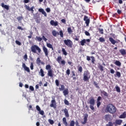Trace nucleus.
<instances>
[{
	"instance_id": "1",
	"label": "nucleus",
	"mask_w": 126,
	"mask_h": 126,
	"mask_svg": "<svg viewBox=\"0 0 126 126\" xmlns=\"http://www.w3.org/2000/svg\"><path fill=\"white\" fill-rule=\"evenodd\" d=\"M105 111L110 114H115L117 112V108L112 104H109L107 105Z\"/></svg>"
},
{
	"instance_id": "2",
	"label": "nucleus",
	"mask_w": 126,
	"mask_h": 126,
	"mask_svg": "<svg viewBox=\"0 0 126 126\" xmlns=\"http://www.w3.org/2000/svg\"><path fill=\"white\" fill-rule=\"evenodd\" d=\"M31 49L32 53H34V54H37V51L38 54H41V52H42L41 48H40V47L36 45L32 46Z\"/></svg>"
},
{
	"instance_id": "3",
	"label": "nucleus",
	"mask_w": 126,
	"mask_h": 126,
	"mask_svg": "<svg viewBox=\"0 0 126 126\" xmlns=\"http://www.w3.org/2000/svg\"><path fill=\"white\" fill-rule=\"evenodd\" d=\"M90 77H91V75H90V72H89V71H88V70L85 71L83 74L84 81H89Z\"/></svg>"
},
{
	"instance_id": "4",
	"label": "nucleus",
	"mask_w": 126,
	"mask_h": 126,
	"mask_svg": "<svg viewBox=\"0 0 126 126\" xmlns=\"http://www.w3.org/2000/svg\"><path fill=\"white\" fill-rule=\"evenodd\" d=\"M88 104H90V108L92 110L94 111V105H95V99L94 97H92L91 98H90L89 102H88Z\"/></svg>"
},
{
	"instance_id": "5",
	"label": "nucleus",
	"mask_w": 126,
	"mask_h": 126,
	"mask_svg": "<svg viewBox=\"0 0 126 126\" xmlns=\"http://www.w3.org/2000/svg\"><path fill=\"white\" fill-rule=\"evenodd\" d=\"M52 35L54 36V37H57V35H60V37H61V38H63V32L62 30H61L59 32L54 30L52 31Z\"/></svg>"
},
{
	"instance_id": "6",
	"label": "nucleus",
	"mask_w": 126,
	"mask_h": 126,
	"mask_svg": "<svg viewBox=\"0 0 126 126\" xmlns=\"http://www.w3.org/2000/svg\"><path fill=\"white\" fill-rule=\"evenodd\" d=\"M64 43L65 45H66V46H67V47H68L69 48H72V45H73V43L70 39L64 40Z\"/></svg>"
},
{
	"instance_id": "7",
	"label": "nucleus",
	"mask_w": 126,
	"mask_h": 126,
	"mask_svg": "<svg viewBox=\"0 0 126 126\" xmlns=\"http://www.w3.org/2000/svg\"><path fill=\"white\" fill-rule=\"evenodd\" d=\"M52 100H51V103L50 105V106L51 108H54V109H57V101H56V99L54 98H52Z\"/></svg>"
},
{
	"instance_id": "8",
	"label": "nucleus",
	"mask_w": 126,
	"mask_h": 126,
	"mask_svg": "<svg viewBox=\"0 0 126 126\" xmlns=\"http://www.w3.org/2000/svg\"><path fill=\"white\" fill-rule=\"evenodd\" d=\"M90 41L91 40L90 39H83L80 41V43L81 46H84L85 44H87V45H88V43H90Z\"/></svg>"
},
{
	"instance_id": "9",
	"label": "nucleus",
	"mask_w": 126,
	"mask_h": 126,
	"mask_svg": "<svg viewBox=\"0 0 126 126\" xmlns=\"http://www.w3.org/2000/svg\"><path fill=\"white\" fill-rule=\"evenodd\" d=\"M84 21H85L86 26H89V23H90V19L88 18V16L85 15L84 17Z\"/></svg>"
},
{
	"instance_id": "10",
	"label": "nucleus",
	"mask_w": 126,
	"mask_h": 126,
	"mask_svg": "<svg viewBox=\"0 0 126 126\" xmlns=\"http://www.w3.org/2000/svg\"><path fill=\"white\" fill-rule=\"evenodd\" d=\"M91 59H92V63L93 64H94V63H95V57H94V56H91V57L90 56H87V60L88 61V62H89L90 61H91Z\"/></svg>"
},
{
	"instance_id": "11",
	"label": "nucleus",
	"mask_w": 126,
	"mask_h": 126,
	"mask_svg": "<svg viewBox=\"0 0 126 126\" xmlns=\"http://www.w3.org/2000/svg\"><path fill=\"white\" fill-rule=\"evenodd\" d=\"M25 7L27 10H28L29 11H32V13H33L34 12V6H32L31 8L29 7V6L27 5H25Z\"/></svg>"
},
{
	"instance_id": "12",
	"label": "nucleus",
	"mask_w": 126,
	"mask_h": 126,
	"mask_svg": "<svg viewBox=\"0 0 126 126\" xmlns=\"http://www.w3.org/2000/svg\"><path fill=\"white\" fill-rule=\"evenodd\" d=\"M62 111L64 112L65 117L66 118H69V114L68 113V110H67V109L64 108V109H62Z\"/></svg>"
},
{
	"instance_id": "13",
	"label": "nucleus",
	"mask_w": 126,
	"mask_h": 126,
	"mask_svg": "<svg viewBox=\"0 0 126 126\" xmlns=\"http://www.w3.org/2000/svg\"><path fill=\"white\" fill-rule=\"evenodd\" d=\"M48 76H49L50 77H54V71L53 69H50L48 70V73H47Z\"/></svg>"
},
{
	"instance_id": "14",
	"label": "nucleus",
	"mask_w": 126,
	"mask_h": 126,
	"mask_svg": "<svg viewBox=\"0 0 126 126\" xmlns=\"http://www.w3.org/2000/svg\"><path fill=\"white\" fill-rule=\"evenodd\" d=\"M42 50H43L46 57H48V56L49 55V52H48V49L47 48V47H45V46H43L42 47Z\"/></svg>"
},
{
	"instance_id": "15",
	"label": "nucleus",
	"mask_w": 126,
	"mask_h": 126,
	"mask_svg": "<svg viewBox=\"0 0 126 126\" xmlns=\"http://www.w3.org/2000/svg\"><path fill=\"white\" fill-rule=\"evenodd\" d=\"M87 119H88V114H85L84 117V122H82L83 125H85L87 123Z\"/></svg>"
},
{
	"instance_id": "16",
	"label": "nucleus",
	"mask_w": 126,
	"mask_h": 126,
	"mask_svg": "<svg viewBox=\"0 0 126 126\" xmlns=\"http://www.w3.org/2000/svg\"><path fill=\"white\" fill-rule=\"evenodd\" d=\"M109 40L113 45H115L116 43H118L117 41L115 40L113 37H109Z\"/></svg>"
},
{
	"instance_id": "17",
	"label": "nucleus",
	"mask_w": 126,
	"mask_h": 126,
	"mask_svg": "<svg viewBox=\"0 0 126 126\" xmlns=\"http://www.w3.org/2000/svg\"><path fill=\"white\" fill-rule=\"evenodd\" d=\"M38 11L39 12H41L42 14H43V15H44V16L45 17H47V13H46L45 12V11L44 10V9H43V8H39V9H38Z\"/></svg>"
},
{
	"instance_id": "18",
	"label": "nucleus",
	"mask_w": 126,
	"mask_h": 126,
	"mask_svg": "<svg viewBox=\"0 0 126 126\" xmlns=\"http://www.w3.org/2000/svg\"><path fill=\"white\" fill-rule=\"evenodd\" d=\"M58 21L55 22V21L52 20L50 21V24L51 25H52V26H58Z\"/></svg>"
},
{
	"instance_id": "19",
	"label": "nucleus",
	"mask_w": 126,
	"mask_h": 126,
	"mask_svg": "<svg viewBox=\"0 0 126 126\" xmlns=\"http://www.w3.org/2000/svg\"><path fill=\"white\" fill-rule=\"evenodd\" d=\"M1 6L3 8L6 9V10H8L9 9V6H8V5H5L4 3H1Z\"/></svg>"
},
{
	"instance_id": "20",
	"label": "nucleus",
	"mask_w": 126,
	"mask_h": 126,
	"mask_svg": "<svg viewBox=\"0 0 126 126\" xmlns=\"http://www.w3.org/2000/svg\"><path fill=\"white\" fill-rule=\"evenodd\" d=\"M120 119H126V112L125 111L122 115L119 116Z\"/></svg>"
},
{
	"instance_id": "21",
	"label": "nucleus",
	"mask_w": 126,
	"mask_h": 126,
	"mask_svg": "<svg viewBox=\"0 0 126 126\" xmlns=\"http://www.w3.org/2000/svg\"><path fill=\"white\" fill-rule=\"evenodd\" d=\"M119 52L121 54L122 56H125V55H126V50L124 49L120 50Z\"/></svg>"
},
{
	"instance_id": "22",
	"label": "nucleus",
	"mask_w": 126,
	"mask_h": 126,
	"mask_svg": "<svg viewBox=\"0 0 126 126\" xmlns=\"http://www.w3.org/2000/svg\"><path fill=\"white\" fill-rule=\"evenodd\" d=\"M36 63L37 64H38V65H40V63H41V64H44V63L41 62V60L40 59V58H37Z\"/></svg>"
},
{
	"instance_id": "23",
	"label": "nucleus",
	"mask_w": 126,
	"mask_h": 126,
	"mask_svg": "<svg viewBox=\"0 0 126 126\" xmlns=\"http://www.w3.org/2000/svg\"><path fill=\"white\" fill-rule=\"evenodd\" d=\"M39 73L40 74L42 77H44L45 76V74H44V70L42 68L40 69Z\"/></svg>"
},
{
	"instance_id": "24",
	"label": "nucleus",
	"mask_w": 126,
	"mask_h": 126,
	"mask_svg": "<svg viewBox=\"0 0 126 126\" xmlns=\"http://www.w3.org/2000/svg\"><path fill=\"white\" fill-rule=\"evenodd\" d=\"M62 121L64 126H67V122H66V118H65V117L63 118Z\"/></svg>"
},
{
	"instance_id": "25",
	"label": "nucleus",
	"mask_w": 126,
	"mask_h": 126,
	"mask_svg": "<svg viewBox=\"0 0 126 126\" xmlns=\"http://www.w3.org/2000/svg\"><path fill=\"white\" fill-rule=\"evenodd\" d=\"M63 94L64 96H66V95H68V89H66L63 91Z\"/></svg>"
},
{
	"instance_id": "26",
	"label": "nucleus",
	"mask_w": 126,
	"mask_h": 126,
	"mask_svg": "<svg viewBox=\"0 0 126 126\" xmlns=\"http://www.w3.org/2000/svg\"><path fill=\"white\" fill-rule=\"evenodd\" d=\"M59 89L60 91H63L65 89L64 85L61 84Z\"/></svg>"
},
{
	"instance_id": "27",
	"label": "nucleus",
	"mask_w": 126,
	"mask_h": 126,
	"mask_svg": "<svg viewBox=\"0 0 126 126\" xmlns=\"http://www.w3.org/2000/svg\"><path fill=\"white\" fill-rule=\"evenodd\" d=\"M100 93H101V94H103V95H104V96H105V97H109V94L105 91H101Z\"/></svg>"
},
{
	"instance_id": "28",
	"label": "nucleus",
	"mask_w": 126,
	"mask_h": 126,
	"mask_svg": "<svg viewBox=\"0 0 126 126\" xmlns=\"http://www.w3.org/2000/svg\"><path fill=\"white\" fill-rule=\"evenodd\" d=\"M105 121H111V115H106L105 116Z\"/></svg>"
},
{
	"instance_id": "29",
	"label": "nucleus",
	"mask_w": 126,
	"mask_h": 126,
	"mask_svg": "<svg viewBox=\"0 0 126 126\" xmlns=\"http://www.w3.org/2000/svg\"><path fill=\"white\" fill-rule=\"evenodd\" d=\"M114 63L116 64V65H117L118 66H121V65H122V63H121L120 61L117 60L114 62Z\"/></svg>"
},
{
	"instance_id": "30",
	"label": "nucleus",
	"mask_w": 126,
	"mask_h": 126,
	"mask_svg": "<svg viewBox=\"0 0 126 126\" xmlns=\"http://www.w3.org/2000/svg\"><path fill=\"white\" fill-rule=\"evenodd\" d=\"M97 67L100 70V71H103V70H104V67L101 64H99L97 66Z\"/></svg>"
},
{
	"instance_id": "31",
	"label": "nucleus",
	"mask_w": 126,
	"mask_h": 126,
	"mask_svg": "<svg viewBox=\"0 0 126 126\" xmlns=\"http://www.w3.org/2000/svg\"><path fill=\"white\" fill-rule=\"evenodd\" d=\"M62 51L63 53V55H64V56H67V52H66V51H65V49H64V48H62Z\"/></svg>"
},
{
	"instance_id": "32",
	"label": "nucleus",
	"mask_w": 126,
	"mask_h": 126,
	"mask_svg": "<svg viewBox=\"0 0 126 126\" xmlns=\"http://www.w3.org/2000/svg\"><path fill=\"white\" fill-rule=\"evenodd\" d=\"M71 73L72 74V77H73V80H75L76 79V77H74V76H75V73L74 71H72Z\"/></svg>"
},
{
	"instance_id": "33",
	"label": "nucleus",
	"mask_w": 126,
	"mask_h": 126,
	"mask_svg": "<svg viewBox=\"0 0 126 126\" xmlns=\"http://www.w3.org/2000/svg\"><path fill=\"white\" fill-rule=\"evenodd\" d=\"M94 86L96 87V88H98V89H100V87L98 86V83L96 81H94Z\"/></svg>"
},
{
	"instance_id": "34",
	"label": "nucleus",
	"mask_w": 126,
	"mask_h": 126,
	"mask_svg": "<svg viewBox=\"0 0 126 126\" xmlns=\"http://www.w3.org/2000/svg\"><path fill=\"white\" fill-rule=\"evenodd\" d=\"M82 70H83V69L82 68V66H80L79 67H78V71H79V72H82Z\"/></svg>"
},
{
	"instance_id": "35",
	"label": "nucleus",
	"mask_w": 126,
	"mask_h": 126,
	"mask_svg": "<svg viewBox=\"0 0 126 126\" xmlns=\"http://www.w3.org/2000/svg\"><path fill=\"white\" fill-rule=\"evenodd\" d=\"M115 89H116L117 92H118V93H120L121 92V88L119 87V86H116L115 87Z\"/></svg>"
},
{
	"instance_id": "36",
	"label": "nucleus",
	"mask_w": 126,
	"mask_h": 126,
	"mask_svg": "<svg viewBox=\"0 0 126 126\" xmlns=\"http://www.w3.org/2000/svg\"><path fill=\"white\" fill-rule=\"evenodd\" d=\"M67 32L69 34H71V33H72V30H71V28L69 27L67 28Z\"/></svg>"
},
{
	"instance_id": "37",
	"label": "nucleus",
	"mask_w": 126,
	"mask_h": 126,
	"mask_svg": "<svg viewBox=\"0 0 126 126\" xmlns=\"http://www.w3.org/2000/svg\"><path fill=\"white\" fill-rule=\"evenodd\" d=\"M47 47H48V48H49V49H52V50H54V48H53V45H52V44L50 43L47 44Z\"/></svg>"
},
{
	"instance_id": "38",
	"label": "nucleus",
	"mask_w": 126,
	"mask_h": 126,
	"mask_svg": "<svg viewBox=\"0 0 126 126\" xmlns=\"http://www.w3.org/2000/svg\"><path fill=\"white\" fill-rule=\"evenodd\" d=\"M46 69L47 70H51V65H50V64H48V65H46Z\"/></svg>"
},
{
	"instance_id": "39",
	"label": "nucleus",
	"mask_w": 126,
	"mask_h": 126,
	"mask_svg": "<svg viewBox=\"0 0 126 126\" xmlns=\"http://www.w3.org/2000/svg\"><path fill=\"white\" fill-rule=\"evenodd\" d=\"M75 125V122H74V121L72 120L71 121V122H70V126H74V125Z\"/></svg>"
},
{
	"instance_id": "40",
	"label": "nucleus",
	"mask_w": 126,
	"mask_h": 126,
	"mask_svg": "<svg viewBox=\"0 0 126 126\" xmlns=\"http://www.w3.org/2000/svg\"><path fill=\"white\" fill-rule=\"evenodd\" d=\"M61 60H62V57L61 56H59L57 58V61L58 62V63H61Z\"/></svg>"
},
{
	"instance_id": "41",
	"label": "nucleus",
	"mask_w": 126,
	"mask_h": 126,
	"mask_svg": "<svg viewBox=\"0 0 126 126\" xmlns=\"http://www.w3.org/2000/svg\"><path fill=\"white\" fill-rule=\"evenodd\" d=\"M98 30L100 34H104V30L103 29L98 28Z\"/></svg>"
},
{
	"instance_id": "42",
	"label": "nucleus",
	"mask_w": 126,
	"mask_h": 126,
	"mask_svg": "<svg viewBox=\"0 0 126 126\" xmlns=\"http://www.w3.org/2000/svg\"><path fill=\"white\" fill-rule=\"evenodd\" d=\"M48 122L50 125H54L55 124V122H54V120H51V119H49Z\"/></svg>"
},
{
	"instance_id": "43",
	"label": "nucleus",
	"mask_w": 126,
	"mask_h": 126,
	"mask_svg": "<svg viewBox=\"0 0 126 126\" xmlns=\"http://www.w3.org/2000/svg\"><path fill=\"white\" fill-rule=\"evenodd\" d=\"M64 103L65 105H67V106H68V105H69V102H68V100H66V99L64 100Z\"/></svg>"
},
{
	"instance_id": "44",
	"label": "nucleus",
	"mask_w": 126,
	"mask_h": 126,
	"mask_svg": "<svg viewBox=\"0 0 126 126\" xmlns=\"http://www.w3.org/2000/svg\"><path fill=\"white\" fill-rule=\"evenodd\" d=\"M17 19L18 21H21V20H22V19H23V17L22 16L18 17L17 18Z\"/></svg>"
},
{
	"instance_id": "45",
	"label": "nucleus",
	"mask_w": 126,
	"mask_h": 126,
	"mask_svg": "<svg viewBox=\"0 0 126 126\" xmlns=\"http://www.w3.org/2000/svg\"><path fill=\"white\" fill-rule=\"evenodd\" d=\"M99 40V41L101 42V43H103L105 42V38L103 37H100Z\"/></svg>"
},
{
	"instance_id": "46",
	"label": "nucleus",
	"mask_w": 126,
	"mask_h": 126,
	"mask_svg": "<svg viewBox=\"0 0 126 126\" xmlns=\"http://www.w3.org/2000/svg\"><path fill=\"white\" fill-rule=\"evenodd\" d=\"M55 83H56V86H60V82H59V80L56 79L55 80Z\"/></svg>"
},
{
	"instance_id": "47",
	"label": "nucleus",
	"mask_w": 126,
	"mask_h": 126,
	"mask_svg": "<svg viewBox=\"0 0 126 126\" xmlns=\"http://www.w3.org/2000/svg\"><path fill=\"white\" fill-rule=\"evenodd\" d=\"M37 41H38V42H41V41H42V40H43V38L42 37H40L39 36H36V37Z\"/></svg>"
},
{
	"instance_id": "48",
	"label": "nucleus",
	"mask_w": 126,
	"mask_h": 126,
	"mask_svg": "<svg viewBox=\"0 0 126 126\" xmlns=\"http://www.w3.org/2000/svg\"><path fill=\"white\" fill-rule=\"evenodd\" d=\"M26 71H27V72H30V69L28 67H26L24 69Z\"/></svg>"
},
{
	"instance_id": "49",
	"label": "nucleus",
	"mask_w": 126,
	"mask_h": 126,
	"mask_svg": "<svg viewBox=\"0 0 126 126\" xmlns=\"http://www.w3.org/2000/svg\"><path fill=\"white\" fill-rule=\"evenodd\" d=\"M73 39H74V40H75V41H79V38L77 37V35H75Z\"/></svg>"
},
{
	"instance_id": "50",
	"label": "nucleus",
	"mask_w": 126,
	"mask_h": 126,
	"mask_svg": "<svg viewBox=\"0 0 126 126\" xmlns=\"http://www.w3.org/2000/svg\"><path fill=\"white\" fill-rule=\"evenodd\" d=\"M15 43L17 44V45H18V46H21V42H20L19 41L16 40Z\"/></svg>"
},
{
	"instance_id": "51",
	"label": "nucleus",
	"mask_w": 126,
	"mask_h": 126,
	"mask_svg": "<svg viewBox=\"0 0 126 126\" xmlns=\"http://www.w3.org/2000/svg\"><path fill=\"white\" fill-rule=\"evenodd\" d=\"M30 68L32 70H33V69H34V65H33V63H31Z\"/></svg>"
},
{
	"instance_id": "52",
	"label": "nucleus",
	"mask_w": 126,
	"mask_h": 126,
	"mask_svg": "<svg viewBox=\"0 0 126 126\" xmlns=\"http://www.w3.org/2000/svg\"><path fill=\"white\" fill-rule=\"evenodd\" d=\"M116 75L117 76H118V77L120 78L121 77V72H119V71H117L116 72Z\"/></svg>"
},
{
	"instance_id": "53",
	"label": "nucleus",
	"mask_w": 126,
	"mask_h": 126,
	"mask_svg": "<svg viewBox=\"0 0 126 126\" xmlns=\"http://www.w3.org/2000/svg\"><path fill=\"white\" fill-rule=\"evenodd\" d=\"M66 73L67 75H69V74H70V70L69 69H67Z\"/></svg>"
},
{
	"instance_id": "54",
	"label": "nucleus",
	"mask_w": 126,
	"mask_h": 126,
	"mask_svg": "<svg viewBox=\"0 0 126 126\" xmlns=\"http://www.w3.org/2000/svg\"><path fill=\"white\" fill-rule=\"evenodd\" d=\"M100 105H101V102L96 101V106H97V108H99V107H100Z\"/></svg>"
},
{
	"instance_id": "55",
	"label": "nucleus",
	"mask_w": 126,
	"mask_h": 126,
	"mask_svg": "<svg viewBox=\"0 0 126 126\" xmlns=\"http://www.w3.org/2000/svg\"><path fill=\"white\" fill-rule=\"evenodd\" d=\"M39 113L40 115H41V116H44V111L40 110L39 111Z\"/></svg>"
},
{
	"instance_id": "56",
	"label": "nucleus",
	"mask_w": 126,
	"mask_h": 126,
	"mask_svg": "<svg viewBox=\"0 0 126 126\" xmlns=\"http://www.w3.org/2000/svg\"><path fill=\"white\" fill-rule=\"evenodd\" d=\"M85 34L86 36H90V33L87 31L85 32Z\"/></svg>"
},
{
	"instance_id": "57",
	"label": "nucleus",
	"mask_w": 126,
	"mask_h": 126,
	"mask_svg": "<svg viewBox=\"0 0 126 126\" xmlns=\"http://www.w3.org/2000/svg\"><path fill=\"white\" fill-rule=\"evenodd\" d=\"M36 109L38 112L41 110V108H40V106H39V105L36 106Z\"/></svg>"
},
{
	"instance_id": "58",
	"label": "nucleus",
	"mask_w": 126,
	"mask_h": 126,
	"mask_svg": "<svg viewBox=\"0 0 126 126\" xmlns=\"http://www.w3.org/2000/svg\"><path fill=\"white\" fill-rule=\"evenodd\" d=\"M61 22H62V23H64V24H66V21L65 20V19H63L61 20Z\"/></svg>"
},
{
	"instance_id": "59",
	"label": "nucleus",
	"mask_w": 126,
	"mask_h": 126,
	"mask_svg": "<svg viewBox=\"0 0 126 126\" xmlns=\"http://www.w3.org/2000/svg\"><path fill=\"white\" fill-rule=\"evenodd\" d=\"M32 35H33V32H31L30 35L28 36V38H29V39H31V38H32Z\"/></svg>"
},
{
	"instance_id": "60",
	"label": "nucleus",
	"mask_w": 126,
	"mask_h": 126,
	"mask_svg": "<svg viewBox=\"0 0 126 126\" xmlns=\"http://www.w3.org/2000/svg\"><path fill=\"white\" fill-rule=\"evenodd\" d=\"M110 73H112V74H114L115 73V70L114 69H111L110 70Z\"/></svg>"
},
{
	"instance_id": "61",
	"label": "nucleus",
	"mask_w": 126,
	"mask_h": 126,
	"mask_svg": "<svg viewBox=\"0 0 126 126\" xmlns=\"http://www.w3.org/2000/svg\"><path fill=\"white\" fill-rule=\"evenodd\" d=\"M61 64H63V65H64L65 64V61L64 60H63L61 62H60Z\"/></svg>"
},
{
	"instance_id": "62",
	"label": "nucleus",
	"mask_w": 126,
	"mask_h": 126,
	"mask_svg": "<svg viewBox=\"0 0 126 126\" xmlns=\"http://www.w3.org/2000/svg\"><path fill=\"white\" fill-rule=\"evenodd\" d=\"M101 99H102V97L101 96H98L97 97V102H100Z\"/></svg>"
},
{
	"instance_id": "63",
	"label": "nucleus",
	"mask_w": 126,
	"mask_h": 126,
	"mask_svg": "<svg viewBox=\"0 0 126 126\" xmlns=\"http://www.w3.org/2000/svg\"><path fill=\"white\" fill-rule=\"evenodd\" d=\"M30 89L31 91H34V87H33V86H30Z\"/></svg>"
},
{
	"instance_id": "64",
	"label": "nucleus",
	"mask_w": 126,
	"mask_h": 126,
	"mask_svg": "<svg viewBox=\"0 0 126 126\" xmlns=\"http://www.w3.org/2000/svg\"><path fill=\"white\" fill-rule=\"evenodd\" d=\"M46 10L47 12H51V9L50 8H47L46 9Z\"/></svg>"
}]
</instances>
